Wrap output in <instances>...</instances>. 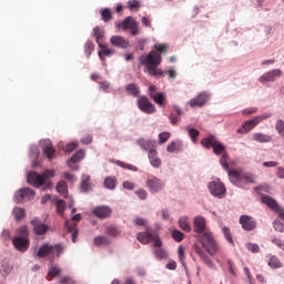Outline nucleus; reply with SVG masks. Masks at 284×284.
<instances>
[{
	"instance_id": "38",
	"label": "nucleus",
	"mask_w": 284,
	"mask_h": 284,
	"mask_svg": "<svg viewBox=\"0 0 284 284\" xmlns=\"http://www.w3.org/2000/svg\"><path fill=\"white\" fill-rule=\"evenodd\" d=\"M104 187L106 190H114L116 187V178L114 176H108L104 179Z\"/></svg>"
},
{
	"instance_id": "11",
	"label": "nucleus",
	"mask_w": 284,
	"mask_h": 284,
	"mask_svg": "<svg viewBox=\"0 0 284 284\" xmlns=\"http://www.w3.org/2000/svg\"><path fill=\"white\" fill-rule=\"evenodd\" d=\"M262 203H264V205H267V207L273 210V212H276V214H278L280 219H282V221H284V209L281 205H278V202H276V200H274L270 195H263Z\"/></svg>"
},
{
	"instance_id": "41",
	"label": "nucleus",
	"mask_w": 284,
	"mask_h": 284,
	"mask_svg": "<svg viewBox=\"0 0 284 284\" xmlns=\"http://www.w3.org/2000/svg\"><path fill=\"white\" fill-rule=\"evenodd\" d=\"M222 233L225 236V240L233 245L234 240L232 239V231L230 230V227L223 226L222 227Z\"/></svg>"
},
{
	"instance_id": "33",
	"label": "nucleus",
	"mask_w": 284,
	"mask_h": 284,
	"mask_svg": "<svg viewBox=\"0 0 284 284\" xmlns=\"http://www.w3.org/2000/svg\"><path fill=\"white\" fill-rule=\"evenodd\" d=\"M139 145L142 150H146V152H150V150H153L155 142L151 140H139Z\"/></svg>"
},
{
	"instance_id": "29",
	"label": "nucleus",
	"mask_w": 284,
	"mask_h": 284,
	"mask_svg": "<svg viewBox=\"0 0 284 284\" xmlns=\"http://www.w3.org/2000/svg\"><path fill=\"white\" fill-rule=\"evenodd\" d=\"M93 245H95V247H101V245H110V240L108 236L99 235L93 239Z\"/></svg>"
},
{
	"instance_id": "32",
	"label": "nucleus",
	"mask_w": 284,
	"mask_h": 284,
	"mask_svg": "<svg viewBox=\"0 0 284 284\" xmlns=\"http://www.w3.org/2000/svg\"><path fill=\"white\" fill-rule=\"evenodd\" d=\"M225 152V144L221 143V141L215 140V143L213 144V153L216 156H221Z\"/></svg>"
},
{
	"instance_id": "4",
	"label": "nucleus",
	"mask_w": 284,
	"mask_h": 284,
	"mask_svg": "<svg viewBox=\"0 0 284 284\" xmlns=\"http://www.w3.org/2000/svg\"><path fill=\"white\" fill-rule=\"evenodd\" d=\"M12 245L18 252H27L30 247V231L28 226H20L17 230V236L12 239Z\"/></svg>"
},
{
	"instance_id": "49",
	"label": "nucleus",
	"mask_w": 284,
	"mask_h": 284,
	"mask_svg": "<svg viewBox=\"0 0 284 284\" xmlns=\"http://www.w3.org/2000/svg\"><path fill=\"white\" fill-rule=\"evenodd\" d=\"M84 52H85L87 57H90V54H92V52H94V42L88 41L84 45Z\"/></svg>"
},
{
	"instance_id": "5",
	"label": "nucleus",
	"mask_w": 284,
	"mask_h": 284,
	"mask_svg": "<svg viewBox=\"0 0 284 284\" xmlns=\"http://www.w3.org/2000/svg\"><path fill=\"white\" fill-rule=\"evenodd\" d=\"M52 176H54V171H45L42 174L30 172L27 175V183L33 187H41L45 183V179H52Z\"/></svg>"
},
{
	"instance_id": "48",
	"label": "nucleus",
	"mask_w": 284,
	"mask_h": 284,
	"mask_svg": "<svg viewBox=\"0 0 284 284\" xmlns=\"http://www.w3.org/2000/svg\"><path fill=\"white\" fill-rule=\"evenodd\" d=\"M170 132H162L159 134V144L163 145V143H168V141L170 140Z\"/></svg>"
},
{
	"instance_id": "9",
	"label": "nucleus",
	"mask_w": 284,
	"mask_h": 284,
	"mask_svg": "<svg viewBox=\"0 0 284 284\" xmlns=\"http://www.w3.org/2000/svg\"><path fill=\"white\" fill-rule=\"evenodd\" d=\"M136 239L140 243H142V245H148V243H152V241L154 242V247H161V245H163L161 239L152 234L150 231L138 233Z\"/></svg>"
},
{
	"instance_id": "28",
	"label": "nucleus",
	"mask_w": 284,
	"mask_h": 284,
	"mask_svg": "<svg viewBox=\"0 0 284 284\" xmlns=\"http://www.w3.org/2000/svg\"><path fill=\"white\" fill-rule=\"evenodd\" d=\"M268 267L272 270H281L283 267V262L276 257V255H272L267 262Z\"/></svg>"
},
{
	"instance_id": "50",
	"label": "nucleus",
	"mask_w": 284,
	"mask_h": 284,
	"mask_svg": "<svg viewBox=\"0 0 284 284\" xmlns=\"http://www.w3.org/2000/svg\"><path fill=\"white\" fill-rule=\"evenodd\" d=\"M116 165H119L120 168H123L124 170H131L133 172H136V166L132 165V164H128L125 162H121V161H118L116 162Z\"/></svg>"
},
{
	"instance_id": "20",
	"label": "nucleus",
	"mask_w": 284,
	"mask_h": 284,
	"mask_svg": "<svg viewBox=\"0 0 284 284\" xmlns=\"http://www.w3.org/2000/svg\"><path fill=\"white\" fill-rule=\"evenodd\" d=\"M31 225L33 226V232L36 234H38L39 236H43V234H45V232H48V230H50V227L48 225H45L43 222H41V220H39V217H34L31 221Z\"/></svg>"
},
{
	"instance_id": "21",
	"label": "nucleus",
	"mask_w": 284,
	"mask_h": 284,
	"mask_svg": "<svg viewBox=\"0 0 284 284\" xmlns=\"http://www.w3.org/2000/svg\"><path fill=\"white\" fill-rule=\"evenodd\" d=\"M85 156V151L79 150L78 152L74 153V155L68 161V165L71 170H79V161H81Z\"/></svg>"
},
{
	"instance_id": "13",
	"label": "nucleus",
	"mask_w": 284,
	"mask_h": 284,
	"mask_svg": "<svg viewBox=\"0 0 284 284\" xmlns=\"http://www.w3.org/2000/svg\"><path fill=\"white\" fill-rule=\"evenodd\" d=\"M34 199V191L30 187L21 189L16 192L14 201L16 203H23V201H32Z\"/></svg>"
},
{
	"instance_id": "62",
	"label": "nucleus",
	"mask_w": 284,
	"mask_h": 284,
	"mask_svg": "<svg viewBox=\"0 0 284 284\" xmlns=\"http://www.w3.org/2000/svg\"><path fill=\"white\" fill-rule=\"evenodd\" d=\"M60 283H61V284H77V283L74 282V280H72V277H70V276H64V277H62V278L60 280Z\"/></svg>"
},
{
	"instance_id": "55",
	"label": "nucleus",
	"mask_w": 284,
	"mask_h": 284,
	"mask_svg": "<svg viewBox=\"0 0 284 284\" xmlns=\"http://www.w3.org/2000/svg\"><path fill=\"white\" fill-rule=\"evenodd\" d=\"M257 112H258V108L256 106L242 110V114H244V116H247V114H256Z\"/></svg>"
},
{
	"instance_id": "63",
	"label": "nucleus",
	"mask_w": 284,
	"mask_h": 284,
	"mask_svg": "<svg viewBox=\"0 0 284 284\" xmlns=\"http://www.w3.org/2000/svg\"><path fill=\"white\" fill-rule=\"evenodd\" d=\"M128 6H129V10H135V8H139V1L138 0H129Z\"/></svg>"
},
{
	"instance_id": "45",
	"label": "nucleus",
	"mask_w": 284,
	"mask_h": 284,
	"mask_svg": "<svg viewBox=\"0 0 284 284\" xmlns=\"http://www.w3.org/2000/svg\"><path fill=\"white\" fill-rule=\"evenodd\" d=\"M65 212V202L63 200L57 201V213L60 216H63V213Z\"/></svg>"
},
{
	"instance_id": "44",
	"label": "nucleus",
	"mask_w": 284,
	"mask_h": 284,
	"mask_svg": "<svg viewBox=\"0 0 284 284\" xmlns=\"http://www.w3.org/2000/svg\"><path fill=\"white\" fill-rule=\"evenodd\" d=\"M189 132V136L192 141V143H196V138L199 136V134H201V132H199V130L194 129V128H189L187 129Z\"/></svg>"
},
{
	"instance_id": "60",
	"label": "nucleus",
	"mask_w": 284,
	"mask_h": 284,
	"mask_svg": "<svg viewBox=\"0 0 284 284\" xmlns=\"http://www.w3.org/2000/svg\"><path fill=\"white\" fill-rule=\"evenodd\" d=\"M150 163H151L152 168H161V159H159V156L150 160Z\"/></svg>"
},
{
	"instance_id": "35",
	"label": "nucleus",
	"mask_w": 284,
	"mask_h": 284,
	"mask_svg": "<svg viewBox=\"0 0 284 284\" xmlns=\"http://www.w3.org/2000/svg\"><path fill=\"white\" fill-rule=\"evenodd\" d=\"M128 94H131V97H139L140 94V90H139V85L134 84V83H131V84H128L126 88H125Z\"/></svg>"
},
{
	"instance_id": "56",
	"label": "nucleus",
	"mask_w": 284,
	"mask_h": 284,
	"mask_svg": "<svg viewBox=\"0 0 284 284\" xmlns=\"http://www.w3.org/2000/svg\"><path fill=\"white\" fill-rule=\"evenodd\" d=\"M129 28V30H131V34L133 37H136V34H139V24L136 22H132V24Z\"/></svg>"
},
{
	"instance_id": "34",
	"label": "nucleus",
	"mask_w": 284,
	"mask_h": 284,
	"mask_svg": "<svg viewBox=\"0 0 284 284\" xmlns=\"http://www.w3.org/2000/svg\"><path fill=\"white\" fill-rule=\"evenodd\" d=\"M57 192L64 196V199H68V184L65 182L60 181L55 186Z\"/></svg>"
},
{
	"instance_id": "36",
	"label": "nucleus",
	"mask_w": 284,
	"mask_h": 284,
	"mask_svg": "<svg viewBox=\"0 0 284 284\" xmlns=\"http://www.w3.org/2000/svg\"><path fill=\"white\" fill-rule=\"evenodd\" d=\"M100 14L104 23L112 21V11L109 8L101 9Z\"/></svg>"
},
{
	"instance_id": "51",
	"label": "nucleus",
	"mask_w": 284,
	"mask_h": 284,
	"mask_svg": "<svg viewBox=\"0 0 284 284\" xmlns=\"http://www.w3.org/2000/svg\"><path fill=\"white\" fill-rule=\"evenodd\" d=\"M100 48L102 49L101 51H99V57H100L101 61H103V55L110 57V54H112V50H110L103 45H101Z\"/></svg>"
},
{
	"instance_id": "15",
	"label": "nucleus",
	"mask_w": 284,
	"mask_h": 284,
	"mask_svg": "<svg viewBox=\"0 0 284 284\" xmlns=\"http://www.w3.org/2000/svg\"><path fill=\"white\" fill-rule=\"evenodd\" d=\"M240 224L242 225L245 232H252L256 230V220L250 215L240 216Z\"/></svg>"
},
{
	"instance_id": "7",
	"label": "nucleus",
	"mask_w": 284,
	"mask_h": 284,
	"mask_svg": "<svg viewBox=\"0 0 284 284\" xmlns=\"http://www.w3.org/2000/svg\"><path fill=\"white\" fill-rule=\"evenodd\" d=\"M270 116H272V113H264L262 115H257L251 120H247L242 124L240 129H237V134H245L247 132H252V130H254V128H256L258 123H261L262 121H266V119H270Z\"/></svg>"
},
{
	"instance_id": "46",
	"label": "nucleus",
	"mask_w": 284,
	"mask_h": 284,
	"mask_svg": "<svg viewBox=\"0 0 284 284\" xmlns=\"http://www.w3.org/2000/svg\"><path fill=\"white\" fill-rule=\"evenodd\" d=\"M275 130L278 132L280 136L284 139V121L283 120L276 121Z\"/></svg>"
},
{
	"instance_id": "3",
	"label": "nucleus",
	"mask_w": 284,
	"mask_h": 284,
	"mask_svg": "<svg viewBox=\"0 0 284 284\" xmlns=\"http://www.w3.org/2000/svg\"><path fill=\"white\" fill-rule=\"evenodd\" d=\"M230 181L235 185V187H240L241 190H248L247 185H254V183H256V175H254V173L230 171Z\"/></svg>"
},
{
	"instance_id": "6",
	"label": "nucleus",
	"mask_w": 284,
	"mask_h": 284,
	"mask_svg": "<svg viewBox=\"0 0 284 284\" xmlns=\"http://www.w3.org/2000/svg\"><path fill=\"white\" fill-rule=\"evenodd\" d=\"M207 191L211 196H214V199H225V194H227V189L220 179H214L210 181L207 183Z\"/></svg>"
},
{
	"instance_id": "53",
	"label": "nucleus",
	"mask_w": 284,
	"mask_h": 284,
	"mask_svg": "<svg viewBox=\"0 0 284 284\" xmlns=\"http://www.w3.org/2000/svg\"><path fill=\"white\" fill-rule=\"evenodd\" d=\"M273 227H274V230H275L276 232H281V233L284 232V224H283V222H281V221H278V220H275V221L273 222Z\"/></svg>"
},
{
	"instance_id": "64",
	"label": "nucleus",
	"mask_w": 284,
	"mask_h": 284,
	"mask_svg": "<svg viewBox=\"0 0 284 284\" xmlns=\"http://www.w3.org/2000/svg\"><path fill=\"white\" fill-rule=\"evenodd\" d=\"M262 165L264 168H276V166H278V162H276V161H268V162H263Z\"/></svg>"
},
{
	"instance_id": "12",
	"label": "nucleus",
	"mask_w": 284,
	"mask_h": 284,
	"mask_svg": "<svg viewBox=\"0 0 284 284\" xmlns=\"http://www.w3.org/2000/svg\"><path fill=\"white\" fill-rule=\"evenodd\" d=\"M281 77H283V71L281 69H273V70H270V71L263 73L258 78V82L260 83H274V81H276V79H281Z\"/></svg>"
},
{
	"instance_id": "27",
	"label": "nucleus",
	"mask_w": 284,
	"mask_h": 284,
	"mask_svg": "<svg viewBox=\"0 0 284 284\" xmlns=\"http://www.w3.org/2000/svg\"><path fill=\"white\" fill-rule=\"evenodd\" d=\"M253 141H256V143H271L272 138L265 133H253Z\"/></svg>"
},
{
	"instance_id": "1",
	"label": "nucleus",
	"mask_w": 284,
	"mask_h": 284,
	"mask_svg": "<svg viewBox=\"0 0 284 284\" xmlns=\"http://www.w3.org/2000/svg\"><path fill=\"white\" fill-rule=\"evenodd\" d=\"M168 50H170V47L165 43L155 44L149 54H142L139 58L140 65H145L151 77H161L163 72H161V70L158 68L161 65V55L168 54Z\"/></svg>"
},
{
	"instance_id": "57",
	"label": "nucleus",
	"mask_w": 284,
	"mask_h": 284,
	"mask_svg": "<svg viewBox=\"0 0 284 284\" xmlns=\"http://www.w3.org/2000/svg\"><path fill=\"white\" fill-rule=\"evenodd\" d=\"M135 194L141 199L142 201H145L148 199V191L140 189L135 192Z\"/></svg>"
},
{
	"instance_id": "18",
	"label": "nucleus",
	"mask_w": 284,
	"mask_h": 284,
	"mask_svg": "<svg viewBox=\"0 0 284 284\" xmlns=\"http://www.w3.org/2000/svg\"><path fill=\"white\" fill-rule=\"evenodd\" d=\"M146 185L150 192H161V190L165 187V183H163V181L156 176L150 178L146 182Z\"/></svg>"
},
{
	"instance_id": "37",
	"label": "nucleus",
	"mask_w": 284,
	"mask_h": 284,
	"mask_svg": "<svg viewBox=\"0 0 284 284\" xmlns=\"http://www.w3.org/2000/svg\"><path fill=\"white\" fill-rule=\"evenodd\" d=\"M229 155L227 153H223L221 159H220V165L224 168V170L227 172L229 178H230V172H234L230 169V164L227 163Z\"/></svg>"
},
{
	"instance_id": "14",
	"label": "nucleus",
	"mask_w": 284,
	"mask_h": 284,
	"mask_svg": "<svg viewBox=\"0 0 284 284\" xmlns=\"http://www.w3.org/2000/svg\"><path fill=\"white\" fill-rule=\"evenodd\" d=\"M210 101V93L201 92L196 98L189 101L191 108H203Z\"/></svg>"
},
{
	"instance_id": "40",
	"label": "nucleus",
	"mask_w": 284,
	"mask_h": 284,
	"mask_svg": "<svg viewBox=\"0 0 284 284\" xmlns=\"http://www.w3.org/2000/svg\"><path fill=\"white\" fill-rule=\"evenodd\" d=\"M93 36L95 37V41L101 48V40L103 39V30H100L99 27L93 28Z\"/></svg>"
},
{
	"instance_id": "8",
	"label": "nucleus",
	"mask_w": 284,
	"mask_h": 284,
	"mask_svg": "<svg viewBox=\"0 0 284 284\" xmlns=\"http://www.w3.org/2000/svg\"><path fill=\"white\" fill-rule=\"evenodd\" d=\"M64 252L63 246H61V244H57V245H49V244H44L42 246H40L39 251H38V256L40 258H45V256H55L59 258V256H61Z\"/></svg>"
},
{
	"instance_id": "30",
	"label": "nucleus",
	"mask_w": 284,
	"mask_h": 284,
	"mask_svg": "<svg viewBox=\"0 0 284 284\" xmlns=\"http://www.w3.org/2000/svg\"><path fill=\"white\" fill-rule=\"evenodd\" d=\"M179 225L184 232H190V230H192V226L190 225V219L187 216H181L179 220Z\"/></svg>"
},
{
	"instance_id": "31",
	"label": "nucleus",
	"mask_w": 284,
	"mask_h": 284,
	"mask_svg": "<svg viewBox=\"0 0 284 284\" xmlns=\"http://www.w3.org/2000/svg\"><path fill=\"white\" fill-rule=\"evenodd\" d=\"M132 23H136L132 17L125 18L122 22L116 23V28H122V30H130Z\"/></svg>"
},
{
	"instance_id": "16",
	"label": "nucleus",
	"mask_w": 284,
	"mask_h": 284,
	"mask_svg": "<svg viewBox=\"0 0 284 284\" xmlns=\"http://www.w3.org/2000/svg\"><path fill=\"white\" fill-rule=\"evenodd\" d=\"M93 216H97V219H110L112 216V209L110 206L101 205V206H95L92 210Z\"/></svg>"
},
{
	"instance_id": "22",
	"label": "nucleus",
	"mask_w": 284,
	"mask_h": 284,
	"mask_svg": "<svg viewBox=\"0 0 284 284\" xmlns=\"http://www.w3.org/2000/svg\"><path fill=\"white\" fill-rule=\"evenodd\" d=\"M149 97H151V99H153L154 103H156V105H159V108H165V103L168 101L165 93H163V92L149 93Z\"/></svg>"
},
{
	"instance_id": "52",
	"label": "nucleus",
	"mask_w": 284,
	"mask_h": 284,
	"mask_svg": "<svg viewBox=\"0 0 284 284\" xmlns=\"http://www.w3.org/2000/svg\"><path fill=\"white\" fill-rule=\"evenodd\" d=\"M185 254L183 252V246H179V258L181 262L182 267H184L185 272H187V266H185V261H183Z\"/></svg>"
},
{
	"instance_id": "43",
	"label": "nucleus",
	"mask_w": 284,
	"mask_h": 284,
	"mask_svg": "<svg viewBox=\"0 0 284 284\" xmlns=\"http://www.w3.org/2000/svg\"><path fill=\"white\" fill-rule=\"evenodd\" d=\"M154 256L159 260V261H163V258H168V251L163 250V248H155L154 250Z\"/></svg>"
},
{
	"instance_id": "42",
	"label": "nucleus",
	"mask_w": 284,
	"mask_h": 284,
	"mask_svg": "<svg viewBox=\"0 0 284 284\" xmlns=\"http://www.w3.org/2000/svg\"><path fill=\"white\" fill-rule=\"evenodd\" d=\"M13 214L16 216V221H21V219L26 217V210L21 209V207H14L13 209Z\"/></svg>"
},
{
	"instance_id": "61",
	"label": "nucleus",
	"mask_w": 284,
	"mask_h": 284,
	"mask_svg": "<svg viewBox=\"0 0 284 284\" xmlns=\"http://www.w3.org/2000/svg\"><path fill=\"white\" fill-rule=\"evenodd\" d=\"M81 143L83 145H90V143H92V135L88 134V135H84L82 139H81Z\"/></svg>"
},
{
	"instance_id": "25",
	"label": "nucleus",
	"mask_w": 284,
	"mask_h": 284,
	"mask_svg": "<svg viewBox=\"0 0 284 284\" xmlns=\"http://www.w3.org/2000/svg\"><path fill=\"white\" fill-rule=\"evenodd\" d=\"M65 227L70 234H72V242L77 243V239H79V231L77 229V223H70V221L65 222Z\"/></svg>"
},
{
	"instance_id": "10",
	"label": "nucleus",
	"mask_w": 284,
	"mask_h": 284,
	"mask_svg": "<svg viewBox=\"0 0 284 284\" xmlns=\"http://www.w3.org/2000/svg\"><path fill=\"white\" fill-rule=\"evenodd\" d=\"M136 105L144 114H154V112H156V106H154V104L150 102V99H148L145 95L138 98Z\"/></svg>"
},
{
	"instance_id": "54",
	"label": "nucleus",
	"mask_w": 284,
	"mask_h": 284,
	"mask_svg": "<svg viewBox=\"0 0 284 284\" xmlns=\"http://www.w3.org/2000/svg\"><path fill=\"white\" fill-rule=\"evenodd\" d=\"M79 148V143L78 142H70L67 144L64 152H74V150H77Z\"/></svg>"
},
{
	"instance_id": "26",
	"label": "nucleus",
	"mask_w": 284,
	"mask_h": 284,
	"mask_svg": "<svg viewBox=\"0 0 284 284\" xmlns=\"http://www.w3.org/2000/svg\"><path fill=\"white\" fill-rule=\"evenodd\" d=\"M214 143H216V136H214L213 134H210L209 136L201 140L202 148H205L206 150H210V148H214Z\"/></svg>"
},
{
	"instance_id": "23",
	"label": "nucleus",
	"mask_w": 284,
	"mask_h": 284,
	"mask_svg": "<svg viewBox=\"0 0 284 284\" xmlns=\"http://www.w3.org/2000/svg\"><path fill=\"white\" fill-rule=\"evenodd\" d=\"M195 252L199 254V256L202 258V261H204L205 265H207V267H210V270H216V264H214V262H212V258H210V256H207V253H205L203 250L201 248H195Z\"/></svg>"
},
{
	"instance_id": "39",
	"label": "nucleus",
	"mask_w": 284,
	"mask_h": 284,
	"mask_svg": "<svg viewBox=\"0 0 284 284\" xmlns=\"http://www.w3.org/2000/svg\"><path fill=\"white\" fill-rule=\"evenodd\" d=\"M60 274H61V268H59V266L52 265L49 268V273L47 275V280L52 281V278H54L55 276H59Z\"/></svg>"
},
{
	"instance_id": "24",
	"label": "nucleus",
	"mask_w": 284,
	"mask_h": 284,
	"mask_svg": "<svg viewBox=\"0 0 284 284\" xmlns=\"http://www.w3.org/2000/svg\"><path fill=\"white\" fill-rule=\"evenodd\" d=\"M80 190L82 192H90V190H92V183L90 182V175L89 174H83L81 176Z\"/></svg>"
},
{
	"instance_id": "58",
	"label": "nucleus",
	"mask_w": 284,
	"mask_h": 284,
	"mask_svg": "<svg viewBox=\"0 0 284 284\" xmlns=\"http://www.w3.org/2000/svg\"><path fill=\"white\" fill-rule=\"evenodd\" d=\"M106 234H109V236H116L119 231L114 226H109L106 227Z\"/></svg>"
},
{
	"instance_id": "19",
	"label": "nucleus",
	"mask_w": 284,
	"mask_h": 284,
	"mask_svg": "<svg viewBox=\"0 0 284 284\" xmlns=\"http://www.w3.org/2000/svg\"><path fill=\"white\" fill-rule=\"evenodd\" d=\"M42 152L49 161L57 159V149H54L50 140L44 141L42 146Z\"/></svg>"
},
{
	"instance_id": "17",
	"label": "nucleus",
	"mask_w": 284,
	"mask_h": 284,
	"mask_svg": "<svg viewBox=\"0 0 284 284\" xmlns=\"http://www.w3.org/2000/svg\"><path fill=\"white\" fill-rule=\"evenodd\" d=\"M110 43L114 48H120L121 50H125V49L130 48V40L123 38V36L111 37Z\"/></svg>"
},
{
	"instance_id": "2",
	"label": "nucleus",
	"mask_w": 284,
	"mask_h": 284,
	"mask_svg": "<svg viewBox=\"0 0 284 284\" xmlns=\"http://www.w3.org/2000/svg\"><path fill=\"white\" fill-rule=\"evenodd\" d=\"M193 225L194 232L199 234V240L204 250H206L211 256H216V252H219V244L216 243V240H214L212 232L207 230V222L205 221V217L202 215L195 216Z\"/></svg>"
},
{
	"instance_id": "47",
	"label": "nucleus",
	"mask_w": 284,
	"mask_h": 284,
	"mask_svg": "<svg viewBox=\"0 0 284 284\" xmlns=\"http://www.w3.org/2000/svg\"><path fill=\"white\" fill-rule=\"evenodd\" d=\"M246 248L248 250V252H252V254H258V252L261 251V247H258V244L256 243H246Z\"/></svg>"
},
{
	"instance_id": "59",
	"label": "nucleus",
	"mask_w": 284,
	"mask_h": 284,
	"mask_svg": "<svg viewBox=\"0 0 284 284\" xmlns=\"http://www.w3.org/2000/svg\"><path fill=\"white\" fill-rule=\"evenodd\" d=\"M272 243H274V245H276L277 247H280V250H284V241H281L277 237H273L272 239Z\"/></svg>"
}]
</instances>
